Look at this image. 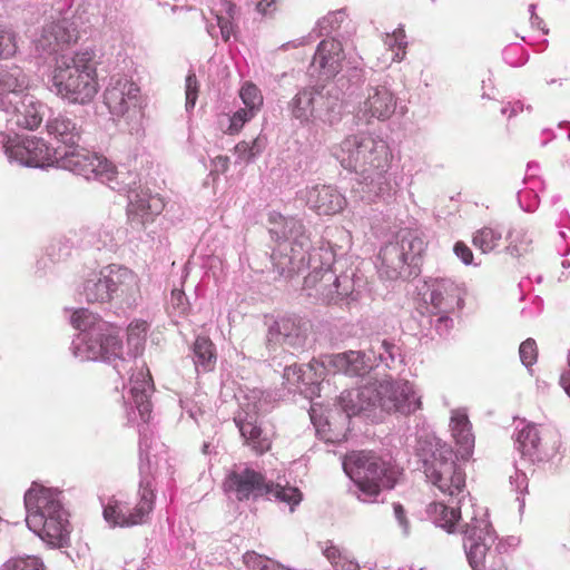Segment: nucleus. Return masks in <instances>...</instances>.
Wrapping results in <instances>:
<instances>
[{"instance_id":"338daca9","label":"nucleus","mask_w":570,"mask_h":570,"mask_svg":"<svg viewBox=\"0 0 570 570\" xmlns=\"http://www.w3.org/2000/svg\"><path fill=\"white\" fill-rule=\"evenodd\" d=\"M342 570H357L358 569V566L357 563L355 562H352V561H344V562H340V566Z\"/></svg>"},{"instance_id":"0e129e2a","label":"nucleus","mask_w":570,"mask_h":570,"mask_svg":"<svg viewBox=\"0 0 570 570\" xmlns=\"http://www.w3.org/2000/svg\"><path fill=\"white\" fill-rule=\"evenodd\" d=\"M321 281L324 283H333L337 286L338 278L330 271H325L322 273Z\"/></svg>"},{"instance_id":"0eeeda50","label":"nucleus","mask_w":570,"mask_h":570,"mask_svg":"<svg viewBox=\"0 0 570 570\" xmlns=\"http://www.w3.org/2000/svg\"><path fill=\"white\" fill-rule=\"evenodd\" d=\"M0 142L9 159L24 166L45 167L56 160V151L42 138L36 136L10 138L6 134H0Z\"/></svg>"},{"instance_id":"72a5a7b5","label":"nucleus","mask_w":570,"mask_h":570,"mask_svg":"<svg viewBox=\"0 0 570 570\" xmlns=\"http://www.w3.org/2000/svg\"><path fill=\"white\" fill-rule=\"evenodd\" d=\"M274 497L276 500L296 505L302 501V493L295 487L281 485L267 480V490L265 497Z\"/></svg>"},{"instance_id":"5fc2aeb1","label":"nucleus","mask_w":570,"mask_h":570,"mask_svg":"<svg viewBox=\"0 0 570 570\" xmlns=\"http://www.w3.org/2000/svg\"><path fill=\"white\" fill-rule=\"evenodd\" d=\"M262 14H271L276 10L277 0H247Z\"/></svg>"},{"instance_id":"412c9836","label":"nucleus","mask_w":570,"mask_h":570,"mask_svg":"<svg viewBox=\"0 0 570 570\" xmlns=\"http://www.w3.org/2000/svg\"><path fill=\"white\" fill-rule=\"evenodd\" d=\"M11 109H2L11 115V120L23 129L35 130L42 122L41 102L35 96L24 94L20 99L11 101Z\"/></svg>"},{"instance_id":"7c9ffc66","label":"nucleus","mask_w":570,"mask_h":570,"mask_svg":"<svg viewBox=\"0 0 570 570\" xmlns=\"http://www.w3.org/2000/svg\"><path fill=\"white\" fill-rule=\"evenodd\" d=\"M426 513L435 525L444 529L449 533L455 531V527L461 519L460 508L448 507L442 502L430 503Z\"/></svg>"},{"instance_id":"79ce46f5","label":"nucleus","mask_w":570,"mask_h":570,"mask_svg":"<svg viewBox=\"0 0 570 570\" xmlns=\"http://www.w3.org/2000/svg\"><path fill=\"white\" fill-rule=\"evenodd\" d=\"M255 116L256 114L246 108L238 109L230 116L229 126L227 127L226 132L228 135L238 134L243 129L244 125L252 120Z\"/></svg>"},{"instance_id":"4c0bfd02","label":"nucleus","mask_w":570,"mask_h":570,"mask_svg":"<svg viewBox=\"0 0 570 570\" xmlns=\"http://www.w3.org/2000/svg\"><path fill=\"white\" fill-rule=\"evenodd\" d=\"M405 31L402 28L387 33L384 39L385 46L392 51V61H401L405 57L407 46Z\"/></svg>"},{"instance_id":"58836bf2","label":"nucleus","mask_w":570,"mask_h":570,"mask_svg":"<svg viewBox=\"0 0 570 570\" xmlns=\"http://www.w3.org/2000/svg\"><path fill=\"white\" fill-rule=\"evenodd\" d=\"M91 176L104 181L111 183L117 176L116 166L106 157L95 154V160L91 161Z\"/></svg>"},{"instance_id":"052dcab7","label":"nucleus","mask_w":570,"mask_h":570,"mask_svg":"<svg viewBox=\"0 0 570 570\" xmlns=\"http://www.w3.org/2000/svg\"><path fill=\"white\" fill-rule=\"evenodd\" d=\"M324 554L325 557L331 561V563L338 568L340 566V562L343 560L342 559V556H341V551L338 548L334 547V546H331V547H327L325 550H324Z\"/></svg>"},{"instance_id":"13d9d810","label":"nucleus","mask_w":570,"mask_h":570,"mask_svg":"<svg viewBox=\"0 0 570 570\" xmlns=\"http://www.w3.org/2000/svg\"><path fill=\"white\" fill-rule=\"evenodd\" d=\"M305 267V258L302 256L299 259H289V266L287 269L282 268L281 274L286 277H292L295 274H298Z\"/></svg>"},{"instance_id":"1a4fd4ad","label":"nucleus","mask_w":570,"mask_h":570,"mask_svg":"<svg viewBox=\"0 0 570 570\" xmlns=\"http://www.w3.org/2000/svg\"><path fill=\"white\" fill-rule=\"evenodd\" d=\"M374 383L377 391V407L383 411L409 415L421 409V401L407 382L375 381Z\"/></svg>"},{"instance_id":"3c124183","label":"nucleus","mask_w":570,"mask_h":570,"mask_svg":"<svg viewBox=\"0 0 570 570\" xmlns=\"http://www.w3.org/2000/svg\"><path fill=\"white\" fill-rule=\"evenodd\" d=\"M198 97V80L195 73L186 77V107L193 108Z\"/></svg>"},{"instance_id":"a18cd8bd","label":"nucleus","mask_w":570,"mask_h":570,"mask_svg":"<svg viewBox=\"0 0 570 570\" xmlns=\"http://www.w3.org/2000/svg\"><path fill=\"white\" fill-rule=\"evenodd\" d=\"M17 51L14 33L10 30L0 28V59L12 57Z\"/></svg>"},{"instance_id":"dca6fc26","label":"nucleus","mask_w":570,"mask_h":570,"mask_svg":"<svg viewBox=\"0 0 570 570\" xmlns=\"http://www.w3.org/2000/svg\"><path fill=\"white\" fill-rule=\"evenodd\" d=\"M128 204V216L134 220H138L142 227L154 222L165 208V203L159 195H153L149 190H130Z\"/></svg>"},{"instance_id":"2eb2a0df","label":"nucleus","mask_w":570,"mask_h":570,"mask_svg":"<svg viewBox=\"0 0 570 570\" xmlns=\"http://www.w3.org/2000/svg\"><path fill=\"white\" fill-rule=\"evenodd\" d=\"M345 58L342 42L335 38H326L318 43L312 66L322 77L333 78L342 70Z\"/></svg>"},{"instance_id":"e433bc0d","label":"nucleus","mask_w":570,"mask_h":570,"mask_svg":"<svg viewBox=\"0 0 570 570\" xmlns=\"http://www.w3.org/2000/svg\"><path fill=\"white\" fill-rule=\"evenodd\" d=\"M501 238V232L491 227H483L473 235L472 243L483 253H489L499 246Z\"/></svg>"},{"instance_id":"bf43d9fd","label":"nucleus","mask_w":570,"mask_h":570,"mask_svg":"<svg viewBox=\"0 0 570 570\" xmlns=\"http://www.w3.org/2000/svg\"><path fill=\"white\" fill-rule=\"evenodd\" d=\"M229 167V158L227 156H217L213 160V173L224 174Z\"/></svg>"},{"instance_id":"423d86ee","label":"nucleus","mask_w":570,"mask_h":570,"mask_svg":"<svg viewBox=\"0 0 570 570\" xmlns=\"http://www.w3.org/2000/svg\"><path fill=\"white\" fill-rule=\"evenodd\" d=\"M463 291L449 278H436L431 281L429 288L423 293V305L420 306L422 315L439 316V323H448V314L463 306Z\"/></svg>"},{"instance_id":"f257e3e1","label":"nucleus","mask_w":570,"mask_h":570,"mask_svg":"<svg viewBox=\"0 0 570 570\" xmlns=\"http://www.w3.org/2000/svg\"><path fill=\"white\" fill-rule=\"evenodd\" d=\"M99 62L92 50L85 49L56 61L52 86L57 96L73 105H88L99 92Z\"/></svg>"},{"instance_id":"6e6d98bb","label":"nucleus","mask_w":570,"mask_h":570,"mask_svg":"<svg viewBox=\"0 0 570 570\" xmlns=\"http://www.w3.org/2000/svg\"><path fill=\"white\" fill-rule=\"evenodd\" d=\"M455 255L461 258V261L469 265L473 261V253L469 248V246L463 242H456L453 248Z\"/></svg>"},{"instance_id":"ea45409f","label":"nucleus","mask_w":570,"mask_h":570,"mask_svg":"<svg viewBox=\"0 0 570 570\" xmlns=\"http://www.w3.org/2000/svg\"><path fill=\"white\" fill-rule=\"evenodd\" d=\"M1 570H46V566L39 557L24 556L10 558Z\"/></svg>"},{"instance_id":"a211bd4d","label":"nucleus","mask_w":570,"mask_h":570,"mask_svg":"<svg viewBox=\"0 0 570 570\" xmlns=\"http://www.w3.org/2000/svg\"><path fill=\"white\" fill-rule=\"evenodd\" d=\"M377 391L374 382H368L357 389L344 391L340 396V405L348 417L377 407Z\"/></svg>"},{"instance_id":"8fccbe9b","label":"nucleus","mask_w":570,"mask_h":570,"mask_svg":"<svg viewBox=\"0 0 570 570\" xmlns=\"http://www.w3.org/2000/svg\"><path fill=\"white\" fill-rule=\"evenodd\" d=\"M95 317L86 308H79L71 316V324L76 330L87 331L92 324Z\"/></svg>"},{"instance_id":"b1692460","label":"nucleus","mask_w":570,"mask_h":570,"mask_svg":"<svg viewBox=\"0 0 570 570\" xmlns=\"http://www.w3.org/2000/svg\"><path fill=\"white\" fill-rule=\"evenodd\" d=\"M47 134L67 149L75 147L81 139V130L77 124L63 115L49 118L46 124Z\"/></svg>"},{"instance_id":"09e8293b","label":"nucleus","mask_w":570,"mask_h":570,"mask_svg":"<svg viewBox=\"0 0 570 570\" xmlns=\"http://www.w3.org/2000/svg\"><path fill=\"white\" fill-rule=\"evenodd\" d=\"M278 332L285 338H298L301 336V326L294 318H282L277 323Z\"/></svg>"},{"instance_id":"7ed1b4c3","label":"nucleus","mask_w":570,"mask_h":570,"mask_svg":"<svg viewBox=\"0 0 570 570\" xmlns=\"http://www.w3.org/2000/svg\"><path fill=\"white\" fill-rule=\"evenodd\" d=\"M344 469L357 489L367 498L375 499L383 489H393L402 470L373 452H352L344 462Z\"/></svg>"},{"instance_id":"37998d69","label":"nucleus","mask_w":570,"mask_h":570,"mask_svg":"<svg viewBox=\"0 0 570 570\" xmlns=\"http://www.w3.org/2000/svg\"><path fill=\"white\" fill-rule=\"evenodd\" d=\"M224 6L226 8V16L217 14L216 18H217V24L220 29L222 38L225 41H228L234 31V26H233L232 20L234 18V13H235V6L230 2H225Z\"/></svg>"},{"instance_id":"473e14b6","label":"nucleus","mask_w":570,"mask_h":570,"mask_svg":"<svg viewBox=\"0 0 570 570\" xmlns=\"http://www.w3.org/2000/svg\"><path fill=\"white\" fill-rule=\"evenodd\" d=\"M194 353L196 364L203 365L205 370H209L215 364V346L210 338L198 336L194 343Z\"/></svg>"},{"instance_id":"cd10ccee","label":"nucleus","mask_w":570,"mask_h":570,"mask_svg":"<svg viewBox=\"0 0 570 570\" xmlns=\"http://www.w3.org/2000/svg\"><path fill=\"white\" fill-rule=\"evenodd\" d=\"M95 160V153L82 148L77 144L75 147L68 148L61 157L62 167L73 171L77 175H81L86 178L91 177L92 164Z\"/></svg>"},{"instance_id":"20e7f679","label":"nucleus","mask_w":570,"mask_h":570,"mask_svg":"<svg viewBox=\"0 0 570 570\" xmlns=\"http://www.w3.org/2000/svg\"><path fill=\"white\" fill-rule=\"evenodd\" d=\"M425 244L412 232L403 233L396 242L381 248L379 272L387 279L409 278L420 272Z\"/></svg>"},{"instance_id":"2f4dec72","label":"nucleus","mask_w":570,"mask_h":570,"mask_svg":"<svg viewBox=\"0 0 570 570\" xmlns=\"http://www.w3.org/2000/svg\"><path fill=\"white\" fill-rule=\"evenodd\" d=\"M364 356L361 352L348 351L345 353L336 354L332 357L331 364L338 372H344L350 375L358 374L364 370Z\"/></svg>"},{"instance_id":"6e6552de","label":"nucleus","mask_w":570,"mask_h":570,"mask_svg":"<svg viewBox=\"0 0 570 570\" xmlns=\"http://www.w3.org/2000/svg\"><path fill=\"white\" fill-rule=\"evenodd\" d=\"M154 503V491L144 487L139 490L138 500L132 507L118 500H110L104 508V518L112 527L139 525L148 520Z\"/></svg>"},{"instance_id":"f704fd0d","label":"nucleus","mask_w":570,"mask_h":570,"mask_svg":"<svg viewBox=\"0 0 570 570\" xmlns=\"http://www.w3.org/2000/svg\"><path fill=\"white\" fill-rule=\"evenodd\" d=\"M541 438L535 425L523 428L517 439L518 449L523 455L534 454L540 446Z\"/></svg>"},{"instance_id":"39448f33","label":"nucleus","mask_w":570,"mask_h":570,"mask_svg":"<svg viewBox=\"0 0 570 570\" xmlns=\"http://www.w3.org/2000/svg\"><path fill=\"white\" fill-rule=\"evenodd\" d=\"M455 458L450 445L436 442L431 445V454L423 459L428 480L449 497H458L465 489V473Z\"/></svg>"},{"instance_id":"f03ea898","label":"nucleus","mask_w":570,"mask_h":570,"mask_svg":"<svg viewBox=\"0 0 570 570\" xmlns=\"http://www.w3.org/2000/svg\"><path fill=\"white\" fill-rule=\"evenodd\" d=\"M333 155L342 167L360 176L387 173L393 158L387 142L368 132L346 136L333 148Z\"/></svg>"},{"instance_id":"774afa93","label":"nucleus","mask_w":570,"mask_h":570,"mask_svg":"<svg viewBox=\"0 0 570 570\" xmlns=\"http://www.w3.org/2000/svg\"><path fill=\"white\" fill-rule=\"evenodd\" d=\"M560 383L563 386V389L567 392V394L570 396V377L566 376V375H562L561 379H560Z\"/></svg>"},{"instance_id":"de8ad7c7","label":"nucleus","mask_w":570,"mask_h":570,"mask_svg":"<svg viewBox=\"0 0 570 570\" xmlns=\"http://www.w3.org/2000/svg\"><path fill=\"white\" fill-rule=\"evenodd\" d=\"M520 360L527 367L533 365L538 360V346L533 338L521 343L519 348Z\"/></svg>"},{"instance_id":"aec40b11","label":"nucleus","mask_w":570,"mask_h":570,"mask_svg":"<svg viewBox=\"0 0 570 570\" xmlns=\"http://www.w3.org/2000/svg\"><path fill=\"white\" fill-rule=\"evenodd\" d=\"M28 88V79L18 66L0 67V108L11 109V101L20 99Z\"/></svg>"},{"instance_id":"c9c22d12","label":"nucleus","mask_w":570,"mask_h":570,"mask_svg":"<svg viewBox=\"0 0 570 570\" xmlns=\"http://www.w3.org/2000/svg\"><path fill=\"white\" fill-rule=\"evenodd\" d=\"M239 97L244 104V108L254 114H258L263 107L264 98L261 89L253 82H245L239 89Z\"/></svg>"},{"instance_id":"a878e982","label":"nucleus","mask_w":570,"mask_h":570,"mask_svg":"<svg viewBox=\"0 0 570 570\" xmlns=\"http://www.w3.org/2000/svg\"><path fill=\"white\" fill-rule=\"evenodd\" d=\"M386 173L366 174L363 177L364 181H360V188L355 189L361 194V199L371 204L377 199H385L393 196L391 183L385 177Z\"/></svg>"},{"instance_id":"c03bdc74","label":"nucleus","mask_w":570,"mask_h":570,"mask_svg":"<svg viewBox=\"0 0 570 570\" xmlns=\"http://www.w3.org/2000/svg\"><path fill=\"white\" fill-rule=\"evenodd\" d=\"M130 392L140 416L147 421L151 413L150 396L153 393L142 392L138 387H131Z\"/></svg>"},{"instance_id":"c756f323","label":"nucleus","mask_w":570,"mask_h":570,"mask_svg":"<svg viewBox=\"0 0 570 570\" xmlns=\"http://www.w3.org/2000/svg\"><path fill=\"white\" fill-rule=\"evenodd\" d=\"M83 294L88 303H105L111 299L108 267L98 274H91L86 279Z\"/></svg>"},{"instance_id":"e2e57ef3","label":"nucleus","mask_w":570,"mask_h":570,"mask_svg":"<svg viewBox=\"0 0 570 570\" xmlns=\"http://www.w3.org/2000/svg\"><path fill=\"white\" fill-rule=\"evenodd\" d=\"M393 510H394L395 518L399 521L400 525L403 527L404 529H407L409 520L406 518L405 510H404L403 505L401 503H394Z\"/></svg>"},{"instance_id":"bb28decb","label":"nucleus","mask_w":570,"mask_h":570,"mask_svg":"<svg viewBox=\"0 0 570 570\" xmlns=\"http://www.w3.org/2000/svg\"><path fill=\"white\" fill-rule=\"evenodd\" d=\"M244 442L256 454L262 455L272 449V441L263 434V430L255 420H235Z\"/></svg>"},{"instance_id":"a19ab883","label":"nucleus","mask_w":570,"mask_h":570,"mask_svg":"<svg viewBox=\"0 0 570 570\" xmlns=\"http://www.w3.org/2000/svg\"><path fill=\"white\" fill-rule=\"evenodd\" d=\"M122 352V342L118 332H110L100 337V353L104 357H119Z\"/></svg>"},{"instance_id":"4d7b16f0","label":"nucleus","mask_w":570,"mask_h":570,"mask_svg":"<svg viewBox=\"0 0 570 570\" xmlns=\"http://www.w3.org/2000/svg\"><path fill=\"white\" fill-rule=\"evenodd\" d=\"M380 350H383L384 353L386 354V356L380 352V358L387 363L389 361L391 362H394L395 360V356H396V352H397V347L395 346V344L386 341V340H383L382 342H380Z\"/></svg>"},{"instance_id":"393cba45","label":"nucleus","mask_w":570,"mask_h":570,"mask_svg":"<svg viewBox=\"0 0 570 570\" xmlns=\"http://www.w3.org/2000/svg\"><path fill=\"white\" fill-rule=\"evenodd\" d=\"M450 429L455 443L460 446L462 456H469L474 446L472 425L464 410L451 412Z\"/></svg>"},{"instance_id":"f3484780","label":"nucleus","mask_w":570,"mask_h":570,"mask_svg":"<svg viewBox=\"0 0 570 570\" xmlns=\"http://www.w3.org/2000/svg\"><path fill=\"white\" fill-rule=\"evenodd\" d=\"M307 206L317 215H335L346 206V198L335 187L313 186L306 194Z\"/></svg>"},{"instance_id":"864d4df0","label":"nucleus","mask_w":570,"mask_h":570,"mask_svg":"<svg viewBox=\"0 0 570 570\" xmlns=\"http://www.w3.org/2000/svg\"><path fill=\"white\" fill-rule=\"evenodd\" d=\"M257 142L258 139H255L252 142L240 141L236 145L235 150L240 157H243V159L248 161L259 153V149L256 148Z\"/></svg>"},{"instance_id":"4be33fe9","label":"nucleus","mask_w":570,"mask_h":570,"mask_svg":"<svg viewBox=\"0 0 570 570\" xmlns=\"http://www.w3.org/2000/svg\"><path fill=\"white\" fill-rule=\"evenodd\" d=\"M396 108V98L393 92L384 87L377 86L368 89V94L362 104L361 111L370 120L376 118L384 120L390 118Z\"/></svg>"},{"instance_id":"603ef678","label":"nucleus","mask_w":570,"mask_h":570,"mask_svg":"<svg viewBox=\"0 0 570 570\" xmlns=\"http://www.w3.org/2000/svg\"><path fill=\"white\" fill-rule=\"evenodd\" d=\"M170 303L173 308L179 314V315H186L189 309V303L187 301V297L181 289H173L170 294Z\"/></svg>"},{"instance_id":"ddd939ff","label":"nucleus","mask_w":570,"mask_h":570,"mask_svg":"<svg viewBox=\"0 0 570 570\" xmlns=\"http://www.w3.org/2000/svg\"><path fill=\"white\" fill-rule=\"evenodd\" d=\"M28 528L52 546H63L68 540V520L62 509L55 513L27 517Z\"/></svg>"},{"instance_id":"9b49d317","label":"nucleus","mask_w":570,"mask_h":570,"mask_svg":"<svg viewBox=\"0 0 570 570\" xmlns=\"http://www.w3.org/2000/svg\"><path fill=\"white\" fill-rule=\"evenodd\" d=\"M223 489L226 493L234 494L237 501L256 500L265 497L267 479L262 472L245 468L242 471H230L223 482Z\"/></svg>"},{"instance_id":"680f3d73","label":"nucleus","mask_w":570,"mask_h":570,"mask_svg":"<svg viewBox=\"0 0 570 570\" xmlns=\"http://www.w3.org/2000/svg\"><path fill=\"white\" fill-rule=\"evenodd\" d=\"M131 387H138V390H142V392H147V393H153L154 391V386H153V383H151V377L149 376L148 379L141 374V379H135L132 381V386Z\"/></svg>"},{"instance_id":"5701e85b","label":"nucleus","mask_w":570,"mask_h":570,"mask_svg":"<svg viewBox=\"0 0 570 570\" xmlns=\"http://www.w3.org/2000/svg\"><path fill=\"white\" fill-rule=\"evenodd\" d=\"M27 517L48 515L62 509L57 494L45 487L32 484L24 494Z\"/></svg>"},{"instance_id":"69168bd1","label":"nucleus","mask_w":570,"mask_h":570,"mask_svg":"<svg viewBox=\"0 0 570 570\" xmlns=\"http://www.w3.org/2000/svg\"><path fill=\"white\" fill-rule=\"evenodd\" d=\"M268 220L272 224H278L285 222L286 218L282 214L274 212L269 214Z\"/></svg>"},{"instance_id":"6ab92c4d","label":"nucleus","mask_w":570,"mask_h":570,"mask_svg":"<svg viewBox=\"0 0 570 570\" xmlns=\"http://www.w3.org/2000/svg\"><path fill=\"white\" fill-rule=\"evenodd\" d=\"M108 274L111 297L115 295L127 304L135 303L140 295L138 275L125 266H109Z\"/></svg>"},{"instance_id":"9d476101","label":"nucleus","mask_w":570,"mask_h":570,"mask_svg":"<svg viewBox=\"0 0 570 570\" xmlns=\"http://www.w3.org/2000/svg\"><path fill=\"white\" fill-rule=\"evenodd\" d=\"M462 533L464 534V549L471 568L483 570L487 553L497 539L495 531L484 520L472 519L470 523L463 527Z\"/></svg>"},{"instance_id":"c85d7f7f","label":"nucleus","mask_w":570,"mask_h":570,"mask_svg":"<svg viewBox=\"0 0 570 570\" xmlns=\"http://www.w3.org/2000/svg\"><path fill=\"white\" fill-rule=\"evenodd\" d=\"M323 100L321 94L313 89L299 91L291 101V111L301 122L312 121L316 117V106Z\"/></svg>"},{"instance_id":"4468645a","label":"nucleus","mask_w":570,"mask_h":570,"mask_svg":"<svg viewBox=\"0 0 570 570\" xmlns=\"http://www.w3.org/2000/svg\"><path fill=\"white\" fill-rule=\"evenodd\" d=\"M79 31L73 22L60 19L47 23L38 39V47L48 53L58 52L77 43Z\"/></svg>"},{"instance_id":"49530a36","label":"nucleus","mask_w":570,"mask_h":570,"mask_svg":"<svg viewBox=\"0 0 570 570\" xmlns=\"http://www.w3.org/2000/svg\"><path fill=\"white\" fill-rule=\"evenodd\" d=\"M148 323L142 320H136L128 325L127 341L129 344L139 345L148 331Z\"/></svg>"},{"instance_id":"f8f14e48","label":"nucleus","mask_w":570,"mask_h":570,"mask_svg":"<svg viewBox=\"0 0 570 570\" xmlns=\"http://www.w3.org/2000/svg\"><path fill=\"white\" fill-rule=\"evenodd\" d=\"M139 91L130 78L112 77L104 94L105 105L112 115L125 116L138 106Z\"/></svg>"}]
</instances>
